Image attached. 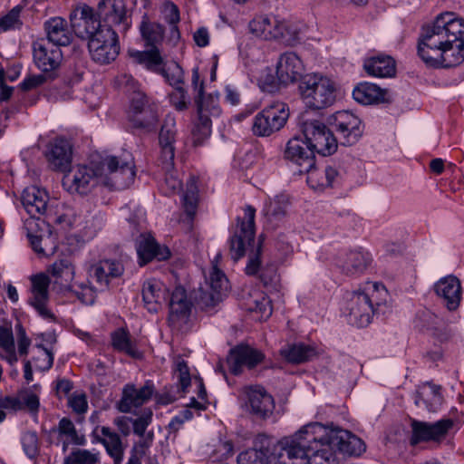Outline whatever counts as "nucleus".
<instances>
[{
  "label": "nucleus",
  "instance_id": "1",
  "mask_svg": "<svg viewBox=\"0 0 464 464\" xmlns=\"http://www.w3.org/2000/svg\"><path fill=\"white\" fill-rule=\"evenodd\" d=\"M418 54L426 65L450 68L464 62V20L454 13H442L422 27Z\"/></svg>",
  "mask_w": 464,
  "mask_h": 464
},
{
  "label": "nucleus",
  "instance_id": "2",
  "mask_svg": "<svg viewBox=\"0 0 464 464\" xmlns=\"http://www.w3.org/2000/svg\"><path fill=\"white\" fill-rule=\"evenodd\" d=\"M245 218H237V225L228 239L229 253L234 261L239 260L250 248L248 260L245 271L248 276H256L260 271L259 278L264 286L276 289L279 282L276 266L273 264L266 265L260 270L262 241L259 238L255 246V216L256 209L247 205L245 209Z\"/></svg>",
  "mask_w": 464,
  "mask_h": 464
},
{
  "label": "nucleus",
  "instance_id": "3",
  "mask_svg": "<svg viewBox=\"0 0 464 464\" xmlns=\"http://www.w3.org/2000/svg\"><path fill=\"white\" fill-rule=\"evenodd\" d=\"M326 430L327 426L321 422L307 423L282 438L279 447L285 450L290 464H338L336 452L324 433Z\"/></svg>",
  "mask_w": 464,
  "mask_h": 464
},
{
  "label": "nucleus",
  "instance_id": "4",
  "mask_svg": "<svg viewBox=\"0 0 464 464\" xmlns=\"http://www.w3.org/2000/svg\"><path fill=\"white\" fill-rule=\"evenodd\" d=\"M70 22L78 37L88 38V50L92 61L108 64L117 58L120 44L116 30L101 28V22L95 20L93 8L87 5L77 7L70 14Z\"/></svg>",
  "mask_w": 464,
  "mask_h": 464
},
{
  "label": "nucleus",
  "instance_id": "5",
  "mask_svg": "<svg viewBox=\"0 0 464 464\" xmlns=\"http://www.w3.org/2000/svg\"><path fill=\"white\" fill-rule=\"evenodd\" d=\"M130 57L139 64L143 65L146 69L161 74L169 85L175 88V92L170 96L174 107L178 111H184L188 107L187 92L182 87L183 70L177 63H172L167 67H163L164 60L160 51H130Z\"/></svg>",
  "mask_w": 464,
  "mask_h": 464
},
{
  "label": "nucleus",
  "instance_id": "6",
  "mask_svg": "<svg viewBox=\"0 0 464 464\" xmlns=\"http://www.w3.org/2000/svg\"><path fill=\"white\" fill-rule=\"evenodd\" d=\"M191 85L195 92V103L197 105L198 119L192 130L193 142L201 145L208 139L212 130V119H217L221 114L218 95L208 94L204 96V81L200 80L198 67L193 68Z\"/></svg>",
  "mask_w": 464,
  "mask_h": 464
},
{
  "label": "nucleus",
  "instance_id": "7",
  "mask_svg": "<svg viewBox=\"0 0 464 464\" xmlns=\"http://www.w3.org/2000/svg\"><path fill=\"white\" fill-rule=\"evenodd\" d=\"M119 82L130 95L128 120L131 126L147 132L153 131L159 121L158 105L140 89L139 82L131 75L122 74Z\"/></svg>",
  "mask_w": 464,
  "mask_h": 464
},
{
  "label": "nucleus",
  "instance_id": "8",
  "mask_svg": "<svg viewBox=\"0 0 464 464\" xmlns=\"http://www.w3.org/2000/svg\"><path fill=\"white\" fill-rule=\"evenodd\" d=\"M299 93L306 108L319 111L332 106L336 98L333 81L318 73L305 74L300 79Z\"/></svg>",
  "mask_w": 464,
  "mask_h": 464
},
{
  "label": "nucleus",
  "instance_id": "9",
  "mask_svg": "<svg viewBox=\"0 0 464 464\" xmlns=\"http://www.w3.org/2000/svg\"><path fill=\"white\" fill-rule=\"evenodd\" d=\"M377 295H387L383 285L374 283L367 288V291L355 292L352 295L347 306L349 322L352 324L357 327L367 326L373 314L381 312L382 303Z\"/></svg>",
  "mask_w": 464,
  "mask_h": 464
},
{
  "label": "nucleus",
  "instance_id": "10",
  "mask_svg": "<svg viewBox=\"0 0 464 464\" xmlns=\"http://www.w3.org/2000/svg\"><path fill=\"white\" fill-rule=\"evenodd\" d=\"M102 177H104V168L100 159H93L90 165L77 166L71 174L64 175L63 184L72 193L86 195L97 184H102Z\"/></svg>",
  "mask_w": 464,
  "mask_h": 464
},
{
  "label": "nucleus",
  "instance_id": "11",
  "mask_svg": "<svg viewBox=\"0 0 464 464\" xmlns=\"http://www.w3.org/2000/svg\"><path fill=\"white\" fill-rule=\"evenodd\" d=\"M100 163L104 168V177H102V185L111 189L122 190L133 183L136 173L131 160L106 156L100 158Z\"/></svg>",
  "mask_w": 464,
  "mask_h": 464
},
{
  "label": "nucleus",
  "instance_id": "12",
  "mask_svg": "<svg viewBox=\"0 0 464 464\" xmlns=\"http://www.w3.org/2000/svg\"><path fill=\"white\" fill-rule=\"evenodd\" d=\"M301 130L314 153L316 151L323 156H330L336 151V138L320 121L305 120L301 124Z\"/></svg>",
  "mask_w": 464,
  "mask_h": 464
},
{
  "label": "nucleus",
  "instance_id": "13",
  "mask_svg": "<svg viewBox=\"0 0 464 464\" xmlns=\"http://www.w3.org/2000/svg\"><path fill=\"white\" fill-rule=\"evenodd\" d=\"M288 117L286 105L283 102H274L255 116L252 130L256 136L268 137L280 130L286 123Z\"/></svg>",
  "mask_w": 464,
  "mask_h": 464
},
{
  "label": "nucleus",
  "instance_id": "14",
  "mask_svg": "<svg viewBox=\"0 0 464 464\" xmlns=\"http://www.w3.org/2000/svg\"><path fill=\"white\" fill-rule=\"evenodd\" d=\"M169 317L168 322L172 330L187 332L189 328V321L193 303L182 286H176L169 295Z\"/></svg>",
  "mask_w": 464,
  "mask_h": 464
},
{
  "label": "nucleus",
  "instance_id": "15",
  "mask_svg": "<svg viewBox=\"0 0 464 464\" xmlns=\"http://www.w3.org/2000/svg\"><path fill=\"white\" fill-rule=\"evenodd\" d=\"M95 20L101 22V28H118L126 32L130 26L124 0H101L94 11Z\"/></svg>",
  "mask_w": 464,
  "mask_h": 464
},
{
  "label": "nucleus",
  "instance_id": "16",
  "mask_svg": "<svg viewBox=\"0 0 464 464\" xmlns=\"http://www.w3.org/2000/svg\"><path fill=\"white\" fill-rule=\"evenodd\" d=\"M259 443V449H248L238 454L237 464H273L275 461L286 464L285 460L282 459L285 450L280 449V440L275 442L269 438L262 437Z\"/></svg>",
  "mask_w": 464,
  "mask_h": 464
},
{
  "label": "nucleus",
  "instance_id": "17",
  "mask_svg": "<svg viewBox=\"0 0 464 464\" xmlns=\"http://www.w3.org/2000/svg\"><path fill=\"white\" fill-rule=\"evenodd\" d=\"M328 123L339 134L343 145H353L363 132L361 120L348 111H336L329 117Z\"/></svg>",
  "mask_w": 464,
  "mask_h": 464
},
{
  "label": "nucleus",
  "instance_id": "18",
  "mask_svg": "<svg viewBox=\"0 0 464 464\" xmlns=\"http://www.w3.org/2000/svg\"><path fill=\"white\" fill-rule=\"evenodd\" d=\"M327 430L324 431L327 436L330 444L335 452L340 451L344 454L360 456L366 450L364 441L347 430H343L334 423L325 424Z\"/></svg>",
  "mask_w": 464,
  "mask_h": 464
},
{
  "label": "nucleus",
  "instance_id": "19",
  "mask_svg": "<svg viewBox=\"0 0 464 464\" xmlns=\"http://www.w3.org/2000/svg\"><path fill=\"white\" fill-rule=\"evenodd\" d=\"M24 228L29 239L32 248L41 256L53 255L56 246H51L49 252L46 250L47 241H52V233L48 224L44 220L30 216L24 220Z\"/></svg>",
  "mask_w": 464,
  "mask_h": 464
},
{
  "label": "nucleus",
  "instance_id": "20",
  "mask_svg": "<svg viewBox=\"0 0 464 464\" xmlns=\"http://www.w3.org/2000/svg\"><path fill=\"white\" fill-rule=\"evenodd\" d=\"M34 59L36 66L43 73L48 75L50 80L57 76L63 53L60 47L53 46L44 41H39L34 44Z\"/></svg>",
  "mask_w": 464,
  "mask_h": 464
},
{
  "label": "nucleus",
  "instance_id": "21",
  "mask_svg": "<svg viewBox=\"0 0 464 464\" xmlns=\"http://www.w3.org/2000/svg\"><path fill=\"white\" fill-rule=\"evenodd\" d=\"M284 157L296 167L295 172L303 175L314 166V153L306 140L300 137L290 139L285 146Z\"/></svg>",
  "mask_w": 464,
  "mask_h": 464
},
{
  "label": "nucleus",
  "instance_id": "22",
  "mask_svg": "<svg viewBox=\"0 0 464 464\" xmlns=\"http://www.w3.org/2000/svg\"><path fill=\"white\" fill-rule=\"evenodd\" d=\"M31 294L27 303L36 311L44 319L53 320L54 314L48 308L50 285L49 277L44 274H39L32 276Z\"/></svg>",
  "mask_w": 464,
  "mask_h": 464
},
{
  "label": "nucleus",
  "instance_id": "23",
  "mask_svg": "<svg viewBox=\"0 0 464 464\" xmlns=\"http://www.w3.org/2000/svg\"><path fill=\"white\" fill-rule=\"evenodd\" d=\"M154 393L155 386L152 381H147L140 388L128 383L122 389L121 398L117 402V409L123 413L130 412L132 409L147 403Z\"/></svg>",
  "mask_w": 464,
  "mask_h": 464
},
{
  "label": "nucleus",
  "instance_id": "24",
  "mask_svg": "<svg viewBox=\"0 0 464 464\" xmlns=\"http://www.w3.org/2000/svg\"><path fill=\"white\" fill-rule=\"evenodd\" d=\"M264 358L261 351L247 344H238L230 350L227 362L230 372L238 375L242 372L243 367L252 369L262 362Z\"/></svg>",
  "mask_w": 464,
  "mask_h": 464
},
{
  "label": "nucleus",
  "instance_id": "25",
  "mask_svg": "<svg viewBox=\"0 0 464 464\" xmlns=\"http://www.w3.org/2000/svg\"><path fill=\"white\" fill-rule=\"evenodd\" d=\"M452 426L453 421L450 419H442L434 423L412 420L411 444L416 445L420 441L429 440L439 441L446 436Z\"/></svg>",
  "mask_w": 464,
  "mask_h": 464
},
{
  "label": "nucleus",
  "instance_id": "26",
  "mask_svg": "<svg viewBox=\"0 0 464 464\" xmlns=\"http://www.w3.org/2000/svg\"><path fill=\"white\" fill-rule=\"evenodd\" d=\"M416 324L440 343H447L452 336L446 321L428 309L420 310L417 314Z\"/></svg>",
  "mask_w": 464,
  "mask_h": 464
},
{
  "label": "nucleus",
  "instance_id": "27",
  "mask_svg": "<svg viewBox=\"0 0 464 464\" xmlns=\"http://www.w3.org/2000/svg\"><path fill=\"white\" fill-rule=\"evenodd\" d=\"M372 256L362 249L350 250L338 256L336 266L341 272L349 276L363 274L372 263Z\"/></svg>",
  "mask_w": 464,
  "mask_h": 464
},
{
  "label": "nucleus",
  "instance_id": "28",
  "mask_svg": "<svg viewBox=\"0 0 464 464\" xmlns=\"http://www.w3.org/2000/svg\"><path fill=\"white\" fill-rule=\"evenodd\" d=\"M176 133L174 118H166L160 130L159 143L160 147V161L167 171L174 166Z\"/></svg>",
  "mask_w": 464,
  "mask_h": 464
},
{
  "label": "nucleus",
  "instance_id": "29",
  "mask_svg": "<svg viewBox=\"0 0 464 464\" xmlns=\"http://www.w3.org/2000/svg\"><path fill=\"white\" fill-rule=\"evenodd\" d=\"M433 289L448 310L454 311L459 306L462 295L461 285L455 276L450 275L440 278L434 285Z\"/></svg>",
  "mask_w": 464,
  "mask_h": 464
},
{
  "label": "nucleus",
  "instance_id": "30",
  "mask_svg": "<svg viewBox=\"0 0 464 464\" xmlns=\"http://www.w3.org/2000/svg\"><path fill=\"white\" fill-rule=\"evenodd\" d=\"M72 146L64 139H56L47 146L45 157L49 167L57 171H67L72 163Z\"/></svg>",
  "mask_w": 464,
  "mask_h": 464
},
{
  "label": "nucleus",
  "instance_id": "31",
  "mask_svg": "<svg viewBox=\"0 0 464 464\" xmlns=\"http://www.w3.org/2000/svg\"><path fill=\"white\" fill-rule=\"evenodd\" d=\"M245 392L247 397V404L254 415L266 419L272 414L275 409L274 399L264 388L250 386L246 388Z\"/></svg>",
  "mask_w": 464,
  "mask_h": 464
},
{
  "label": "nucleus",
  "instance_id": "32",
  "mask_svg": "<svg viewBox=\"0 0 464 464\" xmlns=\"http://www.w3.org/2000/svg\"><path fill=\"white\" fill-rule=\"evenodd\" d=\"M303 71V63L295 53L286 52L279 57L276 74L282 85L285 86L301 79Z\"/></svg>",
  "mask_w": 464,
  "mask_h": 464
},
{
  "label": "nucleus",
  "instance_id": "33",
  "mask_svg": "<svg viewBox=\"0 0 464 464\" xmlns=\"http://www.w3.org/2000/svg\"><path fill=\"white\" fill-rule=\"evenodd\" d=\"M249 28L253 34L266 40L277 39L285 36L284 29H286V23L275 16H258L249 23Z\"/></svg>",
  "mask_w": 464,
  "mask_h": 464
},
{
  "label": "nucleus",
  "instance_id": "34",
  "mask_svg": "<svg viewBox=\"0 0 464 464\" xmlns=\"http://www.w3.org/2000/svg\"><path fill=\"white\" fill-rule=\"evenodd\" d=\"M136 249L141 266L152 259L166 260L170 252L168 247L160 246L150 235L141 234L136 241Z\"/></svg>",
  "mask_w": 464,
  "mask_h": 464
},
{
  "label": "nucleus",
  "instance_id": "35",
  "mask_svg": "<svg viewBox=\"0 0 464 464\" xmlns=\"http://www.w3.org/2000/svg\"><path fill=\"white\" fill-rule=\"evenodd\" d=\"M123 273L122 263L116 259L100 260L90 268V276L95 278L97 284L105 287L112 279L121 277Z\"/></svg>",
  "mask_w": 464,
  "mask_h": 464
},
{
  "label": "nucleus",
  "instance_id": "36",
  "mask_svg": "<svg viewBox=\"0 0 464 464\" xmlns=\"http://www.w3.org/2000/svg\"><path fill=\"white\" fill-rule=\"evenodd\" d=\"M47 35V42L53 46H66L71 44L72 34L68 27L67 21L60 16L51 17L44 24Z\"/></svg>",
  "mask_w": 464,
  "mask_h": 464
},
{
  "label": "nucleus",
  "instance_id": "37",
  "mask_svg": "<svg viewBox=\"0 0 464 464\" xmlns=\"http://www.w3.org/2000/svg\"><path fill=\"white\" fill-rule=\"evenodd\" d=\"M48 198L47 192L36 186L25 188L21 195L22 205L30 216L45 214Z\"/></svg>",
  "mask_w": 464,
  "mask_h": 464
},
{
  "label": "nucleus",
  "instance_id": "38",
  "mask_svg": "<svg viewBox=\"0 0 464 464\" xmlns=\"http://www.w3.org/2000/svg\"><path fill=\"white\" fill-rule=\"evenodd\" d=\"M304 174L307 175L306 181L309 187L318 191L334 187L339 178L338 170L332 166L319 169L314 165L308 171H304Z\"/></svg>",
  "mask_w": 464,
  "mask_h": 464
},
{
  "label": "nucleus",
  "instance_id": "39",
  "mask_svg": "<svg viewBox=\"0 0 464 464\" xmlns=\"http://www.w3.org/2000/svg\"><path fill=\"white\" fill-rule=\"evenodd\" d=\"M167 289L163 284L156 279L146 281L142 286V299L144 306L150 313H157L164 301H166Z\"/></svg>",
  "mask_w": 464,
  "mask_h": 464
},
{
  "label": "nucleus",
  "instance_id": "40",
  "mask_svg": "<svg viewBox=\"0 0 464 464\" xmlns=\"http://www.w3.org/2000/svg\"><path fill=\"white\" fill-rule=\"evenodd\" d=\"M363 69L368 74L374 77H392L396 73V63L392 56L379 54L365 59Z\"/></svg>",
  "mask_w": 464,
  "mask_h": 464
},
{
  "label": "nucleus",
  "instance_id": "41",
  "mask_svg": "<svg viewBox=\"0 0 464 464\" xmlns=\"http://www.w3.org/2000/svg\"><path fill=\"white\" fill-rule=\"evenodd\" d=\"M49 272L54 278L53 283L58 285L62 291L72 287L75 269L70 258L64 257L55 261L50 266Z\"/></svg>",
  "mask_w": 464,
  "mask_h": 464
},
{
  "label": "nucleus",
  "instance_id": "42",
  "mask_svg": "<svg viewBox=\"0 0 464 464\" xmlns=\"http://www.w3.org/2000/svg\"><path fill=\"white\" fill-rule=\"evenodd\" d=\"M140 32L145 45L150 47V50L160 51L158 45L162 43L165 34V28L161 24L150 21L145 14L140 24Z\"/></svg>",
  "mask_w": 464,
  "mask_h": 464
},
{
  "label": "nucleus",
  "instance_id": "43",
  "mask_svg": "<svg viewBox=\"0 0 464 464\" xmlns=\"http://www.w3.org/2000/svg\"><path fill=\"white\" fill-rule=\"evenodd\" d=\"M111 344L115 351L124 353L131 358L137 359L141 356L135 341L125 328H118L111 333Z\"/></svg>",
  "mask_w": 464,
  "mask_h": 464
},
{
  "label": "nucleus",
  "instance_id": "44",
  "mask_svg": "<svg viewBox=\"0 0 464 464\" xmlns=\"http://www.w3.org/2000/svg\"><path fill=\"white\" fill-rule=\"evenodd\" d=\"M387 91L370 82L359 84L353 92V99L362 104H372L386 101Z\"/></svg>",
  "mask_w": 464,
  "mask_h": 464
},
{
  "label": "nucleus",
  "instance_id": "45",
  "mask_svg": "<svg viewBox=\"0 0 464 464\" xmlns=\"http://www.w3.org/2000/svg\"><path fill=\"white\" fill-rule=\"evenodd\" d=\"M101 433L104 437L102 440L108 454L113 459L114 464H121L123 459L122 442L118 433L109 427H102Z\"/></svg>",
  "mask_w": 464,
  "mask_h": 464
},
{
  "label": "nucleus",
  "instance_id": "46",
  "mask_svg": "<svg viewBox=\"0 0 464 464\" xmlns=\"http://www.w3.org/2000/svg\"><path fill=\"white\" fill-rule=\"evenodd\" d=\"M281 355L289 362L301 363L313 358L315 351L309 345L297 343L282 349Z\"/></svg>",
  "mask_w": 464,
  "mask_h": 464
},
{
  "label": "nucleus",
  "instance_id": "47",
  "mask_svg": "<svg viewBox=\"0 0 464 464\" xmlns=\"http://www.w3.org/2000/svg\"><path fill=\"white\" fill-rule=\"evenodd\" d=\"M198 198L197 180L194 177L187 181L186 189L182 196L183 205L187 215L192 218L196 214Z\"/></svg>",
  "mask_w": 464,
  "mask_h": 464
},
{
  "label": "nucleus",
  "instance_id": "48",
  "mask_svg": "<svg viewBox=\"0 0 464 464\" xmlns=\"http://www.w3.org/2000/svg\"><path fill=\"white\" fill-rule=\"evenodd\" d=\"M24 7L15 5L6 14L0 18V34L8 31L21 30L24 24L22 13Z\"/></svg>",
  "mask_w": 464,
  "mask_h": 464
},
{
  "label": "nucleus",
  "instance_id": "49",
  "mask_svg": "<svg viewBox=\"0 0 464 464\" xmlns=\"http://www.w3.org/2000/svg\"><path fill=\"white\" fill-rule=\"evenodd\" d=\"M0 347L4 351L2 358L6 360L11 365L17 362V356L14 349V336L11 329L0 328Z\"/></svg>",
  "mask_w": 464,
  "mask_h": 464
},
{
  "label": "nucleus",
  "instance_id": "50",
  "mask_svg": "<svg viewBox=\"0 0 464 464\" xmlns=\"http://www.w3.org/2000/svg\"><path fill=\"white\" fill-rule=\"evenodd\" d=\"M428 387L430 389V398H423V393H421L415 401L416 405L420 406V403H423L427 410L430 412H436L443 402V397L440 393V386L428 383Z\"/></svg>",
  "mask_w": 464,
  "mask_h": 464
},
{
  "label": "nucleus",
  "instance_id": "51",
  "mask_svg": "<svg viewBox=\"0 0 464 464\" xmlns=\"http://www.w3.org/2000/svg\"><path fill=\"white\" fill-rule=\"evenodd\" d=\"M223 294L212 290L200 289L199 295L196 298L197 304L201 310L207 313H213L215 307L222 301Z\"/></svg>",
  "mask_w": 464,
  "mask_h": 464
},
{
  "label": "nucleus",
  "instance_id": "52",
  "mask_svg": "<svg viewBox=\"0 0 464 464\" xmlns=\"http://www.w3.org/2000/svg\"><path fill=\"white\" fill-rule=\"evenodd\" d=\"M20 440L24 454L31 459H36L40 451L37 433L33 430H26L22 433Z\"/></svg>",
  "mask_w": 464,
  "mask_h": 464
},
{
  "label": "nucleus",
  "instance_id": "53",
  "mask_svg": "<svg viewBox=\"0 0 464 464\" xmlns=\"http://www.w3.org/2000/svg\"><path fill=\"white\" fill-rule=\"evenodd\" d=\"M58 431L61 436L66 437L70 443L82 445L84 442L83 437L78 435L73 422L66 417L60 420L58 423Z\"/></svg>",
  "mask_w": 464,
  "mask_h": 464
},
{
  "label": "nucleus",
  "instance_id": "54",
  "mask_svg": "<svg viewBox=\"0 0 464 464\" xmlns=\"http://www.w3.org/2000/svg\"><path fill=\"white\" fill-rule=\"evenodd\" d=\"M65 292L73 293L85 304H92L95 299V293L87 283H72V287Z\"/></svg>",
  "mask_w": 464,
  "mask_h": 464
},
{
  "label": "nucleus",
  "instance_id": "55",
  "mask_svg": "<svg viewBox=\"0 0 464 464\" xmlns=\"http://www.w3.org/2000/svg\"><path fill=\"white\" fill-rule=\"evenodd\" d=\"M97 461L96 454L87 450H76L64 459L63 464H95Z\"/></svg>",
  "mask_w": 464,
  "mask_h": 464
},
{
  "label": "nucleus",
  "instance_id": "56",
  "mask_svg": "<svg viewBox=\"0 0 464 464\" xmlns=\"http://www.w3.org/2000/svg\"><path fill=\"white\" fill-rule=\"evenodd\" d=\"M286 208L287 203L281 196L271 200L264 211L269 219L279 220L285 215Z\"/></svg>",
  "mask_w": 464,
  "mask_h": 464
},
{
  "label": "nucleus",
  "instance_id": "57",
  "mask_svg": "<svg viewBox=\"0 0 464 464\" xmlns=\"http://www.w3.org/2000/svg\"><path fill=\"white\" fill-rule=\"evenodd\" d=\"M258 82L260 88L267 92H275L278 90L279 85L282 84L279 77L277 75L275 76L270 68H266L262 71Z\"/></svg>",
  "mask_w": 464,
  "mask_h": 464
},
{
  "label": "nucleus",
  "instance_id": "58",
  "mask_svg": "<svg viewBox=\"0 0 464 464\" xmlns=\"http://www.w3.org/2000/svg\"><path fill=\"white\" fill-rule=\"evenodd\" d=\"M174 375L180 384L182 392H185L190 385L191 378L188 366L184 360H179L176 362Z\"/></svg>",
  "mask_w": 464,
  "mask_h": 464
},
{
  "label": "nucleus",
  "instance_id": "59",
  "mask_svg": "<svg viewBox=\"0 0 464 464\" xmlns=\"http://www.w3.org/2000/svg\"><path fill=\"white\" fill-rule=\"evenodd\" d=\"M105 224V215L98 211L94 213L90 218L85 220L83 228L86 230V235L92 237L97 234Z\"/></svg>",
  "mask_w": 464,
  "mask_h": 464
},
{
  "label": "nucleus",
  "instance_id": "60",
  "mask_svg": "<svg viewBox=\"0 0 464 464\" xmlns=\"http://www.w3.org/2000/svg\"><path fill=\"white\" fill-rule=\"evenodd\" d=\"M47 80H50L48 75L43 72L28 75L20 82L19 88L23 92H29L42 86Z\"/></svg>",
  "mask_w": 464,
  "mask_h": 464
},
{
  "label": "nucleus",
  "instance_id": "61",
  "mask_svg": "<svg viewBox=\"0 0 464 464\" xmlns=\"http://www.w3.org/2000/svg\"><path fill=\"white\" fill-rule=\"evenodd\" d=\"M151 420L152 411L150 410L144 411L139 418L135 420L131 419L130 422L133 426V432L140 437H143Z\"/></svg>",
  "mask_w": 464,
  "mask_h": 464
},
{
  "label": "nucleus",
  "instance_id": "62",
  "mask_svg": "<svg viewBox=\"0 0 464 464\" xmlns=\"http://www.w3.org/2000/svg\"><path fill=\"white\" fill-rule=\"evenodd\" d=\"M227 283L225 274L217 266H213L209 276V288L222 294L223 290L227 288Z\"/></svg>",
  "mask_w": 464,
  "mask_h": 464
},
{
  "label": "nucleus",
  "instance_id": "63",
  "mask_svg": "<svg viewBox=\"0 0 464 464\" xmlns=\"http://www.w3.org/2000/svg\"><path fill=\"white\" fill-rule=\"evenodd\" d=\"M20 400L22 401V409L25 407L31 414L37 415L40 406L39 397L32 392H25L20 394Z\"/></svg>",
  "mask_w": 464,
  "mask_h": 464
},
{
  "label": "nucleus",
  "instance_id": "64",
  "mask_svg": "<svg viewBox=\"0 0 464 464\" xmlns=\"http://www.w3.org/2000/svg\"><path fill=\"white\" fill-rule=\"evenodd\" d=\"M68 404L77 414L85 413L88 410L87 397L84 393L72 394L69 397Z\"/></svg>",
  "mask_w": 464,
  "mask_h": 464
}]
</instances>
